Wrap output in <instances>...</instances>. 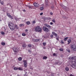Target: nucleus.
I'll return each mask as SVG.
<instances>
[{
  "instance_id": "58836bf2",
  "label": "nucleus",
  "mask_w": 76,
  "mask_h": 76,
  "mask_svg": "<svg viewBox=\"0 0 76 76\" xmlns=\"http://www.w3.org/2000/svg\"><path fill=\"white\" fill-rule=\"evenodd\" d=\"M68 39V37H65L64 39V40L66 41L67 40V39Z\"/></svg>"
},
{
  "instance_id": "2eb2a0df",
  "label": "nucleus",
  "mask_w": 76,
  "mask_h": 76,
  "mask_svg": "<svg viewBox=\"0 0 76 76\" xmlns=\"http://www.w3.org/2000/svg\"><path fill=\"white\" fill-rule=\"evenodd\" d=\"M26 23L27 24V25H30V22L29 21H27L26 22Z\"/></svg>"
},
{
  "instance_id": "c756f323",
  "label": "nucleus",
  "mask_w": 76,
  "mask_h": 76,
  "mask_svg": "<svg viewBox=\"0 0 76 76\" xmlns=\"http://www.w3.org/2000/svg\"><path fill=\"white\" fill-rule=\"evenodd\" d=\"M55 64H61L60 63V62H56Z\"/></svg>"
},
{
  "instance_id": "aec40b11",
  "label": "nucleus",
  "mask_w": 76,
  "mask_h": 76,
  "mask_svg": "<svg viewBox=\"0 0 76 76\" xmlns=\"http://www.w3.org/2000/svg\"><path fill=\"white\" fill-rule=\"evenodd\" d=\"M18 60L19 61H21L22 60V58L21 57H20L18 58Z\"/></svg>"
},
{
  "instance_id": "393cba45",
  "label": "nucleus",
  "mask_w": 76,
  "mask_h": 76,
  "mask_svg": "<svg viewBox=\"0 0 76 76\" xmlns=\"http://www.w3.org/2000/svg\"><path fill=\"white\" fill-rule=\"evenodd\" d=\"M15 19V20L17 21L18 20H19V18H17L16 17H15L14 18Z\"/></svg>"
},
{
  "instance_id": "7ed1b4c3",
  "label": "nucleus",
  "mask_w": 76,
  "mask_h": 76,
  "mask_svg": "<svg viewBox=\"0 0 76 76\" xmlns=\"http://www.w3.org/2000/svg\"><path fill=\"white\" fill-rule=\"evenodd\" d=\"M72 63L73 64L72 65V67L76 69V60H74V61H73Z\"/></svg>"
},
{
  "instance_id": "c9c22d12",
  "label": "nucleus",
  "mask_w": 76,
  "mask_h": 76,
  "mask_svg": "<svg viewBox=\"0 0 76 76\" xmlns=\"http://www.w3.org/2000/svg\"><path fill=\"white\" fill-rule=\"evenodd\" d=\"M66 50L67 51H68V52H69V53L70 52V50H69V49H67Z\"/></svg>"
},
{
  "instance_id": "c03bdc74",
  "label": "nucleus",
  "mask_w": 76,
  "mask_h": 76,
  "mask_svg": "<svg viewBox=\"0 0 76 76\" xmlns=\"http://www.w3.org/2000/svg\"><path fill=\"white\" fill-rule=\"evenodd\" d=\"M1 34H2V35H4V33L3 32H1Z\"/></svg>"
},
{
  "instance_id": "6ab92c4d",
  "label": "nucleus",
  "mask_w": 76,
  "mask_h": 76,
  "mask_svg": "<svg viewBox=\"0 0 76 76\" xmlns=\"http://www.w3.org/2000/svg\"><path fill=\"white\" fill-rule=\"evenodd\" d=\"M19 26H20V27H22V26H24V24H20Z\"/></svg>"
},
{
  "instance_id": "09e8293b",
  "label": "nucleus",
  "mask_w": 76,
  "mask_h": 76,
  "mask_svg": "<svg viewBox=\"0 0 76 76\" xmlns=\"http://www.w3.org/2000/svg\"><path fill=\"white\" fill-rule=\"evenodd\" d=\"M28 76V75H27V74L26 73H25L24 75V76Z\"/></svg>"
},
{
  "instance_id": "b1692460",
  "label": "nucleus",
  "mask_w": 76,
  "mask_h": 76,
  "mask_svg": "<svg viewBox=\"0 0 76 76\" xmlns=\"http://www.w3.org/2000/svg\"><path fill=\"white\" fill-rule=\"evenodd\" d=\"M18 69V68L17 67H15L14 68V70H17Z\"/></svg>"
},
{
  "instance_id": "5701e85b",
  "label": "nucleus",
  "mask_w": 76,
  "mask_h": 76,
  "mask_svg": "<svg viewBox=\"0 0 76 76\" xmlns=\"http://www.w3.org/2000/svg\"><path fill=\"white\" fill-rule=\"evenodd\" d=\"M15 27L17 29H19V27L16 25H15Z\"/></svg>"
},
{
  "instance_id": "a211bd4d",
  "label": "nucleus",
  "mask_w": 76,
  "mask_h": 76,
  "mask_svg": "<svg viewBox=\"0 0 76 76\" xmlns=\"http://www.w3.org/2000/svg\"><path fill=\"white\" fill-rule=\"evenodd\" d=\"M8 26H15V25H14V24H13V23H12L11 24V25H10V24H9V23Z\"/></svg>"
},
{
  "instance_id": "7c9ffc66",
  "label": "nucleus",
  "mask_w": 76,
  "mask_h": 76,
  "mask_svg": "<svg viewBox=\"0 0 76 76\" xmlns=\"http://www.w3.org/2000/svg\"><path fill=\"white\" fill-rule=\"evenodd\" d=\"M22 35L23 37H25V36H26V34L25 33H23L22 34Z\"/></svg>"
},
{
  "instance_id": "3c124183",
  "label": "nucleus",
  "mask_w": 76,
  "mask_h": 76,
  "mask_svg": "<svg viewBox=\"0 0 76 76\" xmlns=\"http://www.w3.org/2000/svg\"><path fill=\"white\" fill-rule=\"evenodd\" d=\"M51 37L52 38H53V35H51Z\"/></svg>"
},
{
  "instance_id": "473e14b6",
  "label": "nucleus",
  "mask_w": 76,
  "mask_h": 76,
  "mask_svg": "<svg viewBox=\"0 0 76 76\" xmlns=\"http://www.w3.org/2000/svg\"><path fill=\"white\" fill-rule=\"evenodd\" d=\"M51 7V9H52V10H53V9H54V6H52Z\"/></svg>"
},
{
  "instance_id": "a19ab883",
  "label": "nucleus",
  "mask_w": 76,
  "mask_h": 76,
  "mask_svg": "<svg viewBox=\"0 0 76 76\" xmlns=\"http://www.w3.org/2000/svg\"><path fill=\"white\" fill-rule=\"evenodd\" d=\"M1 3V4H2V5H3V3H4V2L3 1H1V2H0Z\"/></svg>"
},
{
  "instance_id": "603ef678",
  "label": "nucleus",
  "mask_w": 76,
  "mask_h": 76,
  "mask_svg": "<svg viewBox=\"0 0 76 76\" xmlns=\"http://www.w3.org/2000/svg\"><path fill=\"white\" fill-rule=\"evenodd\" d=\"M30 69H31V70H33V68H32V67H30Z\"/></svg>"
},
{
  "instance_id": "e433bc0d",
  "label": "nucleus",
  "mask_w": 76,
  "mask_h": 76,
  "mask_svg": "<svg viewBox=\"0 0 76 76\" xmlns=\"http://www.w3.org/2000/svg\"><path fill=\"white\" fill-rule=\"evenodd\" d=\"M60 51H63V49L62 48H60L59 49Z\"/></svg>"
},
{
  "instance_id": "de8ad7c7",
  "label": "nucleus",
  "mask_w": 76,
  "mask_h": 76,
  "mask_svg": "<svg viewBox=\"0 0 76 76\" xmlns=\"http://www.w3.org/2000/svg\"><path fill=\"white\" fill-rule=\"evenodd\" d=\"M50 24L51 25H53V22H50Z\"/></svg>"
},
{
  "instance_id": "4d7b16f0",
  "label": "nucleus",
  "mask_w": 76,
  "mask_h": 76,
  "mask_svg": "<svg viewBox=\"0 0 76 76\" xmlns=\"http://www.w3.org/2000/svg\"><path fill=\"white\" fill-rule=\"evenodd\" d=\"M26 32H28V30L26 29L25 30Z\"/></svg>"
},
{
  "instance_id": "c85d7f7f",
  "label": "nucleus",
  "mask_w": 76,
  "mask_h": 76,
  "mask_svg": "<svg viewBox=\"0 0 76 76\" xmlns=\"http://www.w3.org/2000/svg\"><path fill=\"white\" fill-rule=\"evenodd\" d=\"M18 69L19 70H23V69L20 67L18 68Z\"/></svg>"
},
{
  "instance_id": "864d4df0",
  "label": "nucleus",
  "mask_w": 76,
  "mask_h": 76,
  "mask_svg": "<svg viewBox=\"0 0 76 76\" xmlns=\"http://www.w3.org/2000/svg\"><path fill=\"white\" fill-rule=\"evenodd\" d=\"M28 52H29V53H31V50H28Z\"/></svg>"
},
{
  "instance_id": "680f3d73",
  "label": "nucleus",
  "mask_w": 76,
  "mask_h": 76,
  "mask_svg": "<svg viewBox=\"0 0 76 76\" xmlns=\"http://www.w3.org/2000/svg\"><path fill=\"white\" fill-rule=\"evenodd\" d=\"M0 1H1V0H0V2H0Z\"/></svg>"
},
{
  "instance_id": "6e6d98bb",
  "label": "nucleus",
  "mask_w": 76,
  "mask_h": 76,
  "mask_svg": "<svg viewBox=\"0 0 76 76\" xmlns=\"http://www.w3.org/2000/svg\"><path fill=\"white\" fill-rule=\"evenodd\" d=\"M70 76H74L73 75H72V74H70Z\"/></svg>"
},
{
  "instance_id": "49530a36",
  "label": "nucleus",
  "mask_w": 76,
  "mask_h": 76,
  "mask_svg": "<svg viewBox=\"0 0 76 76\" xmlns=\"http://www.w3.org/2000/svg\"><path fill=\"white\" fill-rule=\"evenodd\" d=\"M33 23H35V21H33L32 22Z\"/></svg>"
},
{
  "instance_id": "052dcab7",
  "label": "nucleus",
  "mask_w": 76,
  "mask_h": 76,
  "mask_svg": "<svg viewBox=\"0 0 76 76\" xmlns=\"http://www.w3.org/2000/svg\"><path fill=\"white\" fill-rule=\"evenodd\" d=\"M12 76V75H10V76Z\"/></svg>"
},
{
  "instance_id": "f257e3e1",
  "label": "nucleus",
  "mask_w": 76,
  "mask_h": 76,
  "mask_svg": "<svg viewBox=\"0 0 76 76\" xmlns=\"http://www.w3.org/2000/svg\"><path fill=\"white\" fill-rule=\"evenodd\" d=\"M70 47L73 51H75L76 50V45L75 44H71Z\"/></svg>"
},
{
  "instance_id": "9d476101",
  "label": "nucleus",
  "mask_w": 76,
  "mask_h": 76,
  "mask_svg": "<svg viewBox=\"0 0 76 76\" xmlns=\"http://www.w3.org/2000/svg\"><path fill=\"white\" fill-rule=\"evenodd\" d=\"M34 6H35V7H39V4L36 3H34Z\"/></svg>"
},
{
  "instance_id": "4be33fe9",
  "label": "nucleus",
  "mask_w": 76,
  "mask_h": 76,
  "mask_svg": "<svg viewBox=\"0 0 76 76\" xmlns=\"http://www.w3.org/2000/svg\"><path fill=\"white\" fill-rule=\"evenodd\" d=\"M57 53H54L53 54V56H55L56 57H57Z\"/></svg>"
},
{
  "instance_id": "bb28decb",
  "label": "nucleus",
  "mask_w": 76,
  "mask_h": 76,
  "mask_svg": "<svg viewBox=\"0 0 76 76\" xmlns=\"http://www.w3.org/2000/svg\"><path fill=\"white\" fill-rule=\"evenodd\" d=\"M67 42L69 43H70V42H71V40H70V39H69L67 41Z\"/></svg>"
},
{
  "instance_id": "f3484780",
  "label": "nucleus",
  "mask_w": 76,
  "mask_h": 76,
  "mask_svg": "<svg viewBox=\"0 0 76 76\" xmlns=\"http://www.w3.org/2000/svg\"><path fill=\"white\" fill-rule=\"evenodd\" d=\"M65 70L67 72H68L69 70V69L68 67H66L65 68Z\"/></svg>"
},
{
  "instance_id": "f03ea898",
  "label": "nucleus",
  "mask_w": 76,
  "mask_h": 76,
  "mask_svg": "<svg viewBox=\"0 0 76 76\" xmlns=\"http://www.w3.org/2000/svg\"><path fill=\"white\" fill-rule=\"evenodd\" d=\"M36 32H42V28H40V26H37L35 28Z\"/></svg>"
},
{
  "instance_id": "f8f14e48",
  "label": "nucleus",
  "mask_w": 76,
  "mask_h": 76,
  "mask_svg": "<svg viewBox=\"0 0 76 76\" xmlns=\"http://www.w3.org/2000/svg\"><path fill=\"white\" fill-rule=\"evenodd\" d=\"M52 34L54 35L56 37L57 36V34L56 33H54V32H52Z\"/></svg>"
},
{
  "instance_id": "a878e982",
  "label": "nucleus",
  "mask_w": 76,
  "mask_h": 76,
  "mask_svg": "<svg viewBox=\"0 0 76 76\" xmlns=\"http://www.w3.org/2000/svg\"><path fill=\"white\" fill-rule=\"evenodd\" d=\"M48 57H47L46 56H44L43 57V59H47Z\"/></svg>"
},
{
  "instance_id": "8fccbe9b",
  "label": "nucleus",
  "mask_w": 76,
  "mask_h": 76,
  "mask_svg": "<svg viewBox=\"0 0 76 76\" xmlns=\"http://www.w3.org/2000/svg\"><path fill=\"white\" fill-rule=\"evenodd\" d=\"M45 3H48V0H45Z\"/></svg>"
},
{
  "instance_id": "a18cd8bd",
  "label": "nucleus",
  "mask_w": 76,
  "mask_h": 76,
  "mask_svg": "<svg viewBox=\"0 0 76 76\" xmlns=\"http://www.w3.org/2000/svg\"><path fill=\"white\" fill-rule=\"evenodd\" d=\"M40 15H41V16L42 15H43V12H41L40 14Z\"/></svg>"
},
{
  "instance_id": "4468645a",
  "label": "nucleus",
  "mask_w": 76,
  "mask_h": 76,
  "mask_svg": "<svg viewBox=\"0 0 76 76\" xmlns=\"http://www.w3.org/2000/svg\"><path fill=\"white\" fill-rule=\"evenodd\" d=\"M73 57V61H74V60H76V56H74L72 57Z\"/></svg>"
},
{
  "instance_id": "423d86ee",
  "label": "nucleus",
  "mask_w": 76,
  "mask_h": 76,
  "mask_svg": "<svg viewBox=\"0 0 76 76\" xmlns=\"http://www.w3.org/2000/svg\"><path fill=\"white\" fill-rule=\"evenodd\" d=\"M9 27L11 31H13V30L15 29V26H9Z\"/></svg>"
},
{
  "instance_id": "412c9836",
  "label": "nucleus",
  "mask_w": 76,
  "mask_h": 76,
  "mask_svg": "<svg viewBox=\"0 0 76 76\" xmlns=\"http://www.w3.org/2000/svg\"><path fill=\"white\" fill-rule=\"evenodd\" d=\"M5 44H6L5 43V42H1V45H5Z\"/></svg>"
},
{
  "instance_id": "cd10ccee",
  "label": "nucleus",
  "mask_w": 76,
  "mask_h": 76,
  "mask_svg": "<svg viewBox=\"0 0 76 76\" xmlns=\"http://www.w3.org/2000/svg\"><path fill=\"white\" fill-rule=\"evenodd\" d=\"M28 47H29L30 48H31V47H32V45H31V44H29L28 45Z\"/></svg>"
},
{
  "instance_id": "13d9d810",
  "label": "nucleus",
  "mask_w": 76,
  "mask_h": 76,
  "mask_svg": "<svg viewBox=\"0 0 76 76\" xmlns=\"http://www.w3.org/2000/svg\"><path fill=\"white\" fill-rule=\"evenodd\" d=\"M23 12H25V10H23Z\"/></svg>"
},
{
  "instance_id": "4c0bfd02",
  "label": "nucleus",
  "mask_w": 76,
  "mask_h": 76,
  "mask_svg": "<svg viewBox=\"0 0 76 76\" xmlns=\"http://www.w3.org/2000/svg\"><path fill=\"white\" fill-rule=\"evenodd\" d=\"M69 59L70 60H73V57H69Z\"/></svg>"
},
{
  "instance_id": "9b49d317",
  "label": "nucleus",
  "mask_w": 76,
  "mask_h": 76,
  "mask_svg": "<svg viewBox=\"0 0 76 76\" xmlns=\"http://www.w3.org/2000/svg\"><path fill=\"white\" fill-rule=\"evenodd\" d=\"M45 26H47V27H48L49 28H51V26L48 24H45Z\"/></svg>"
},
{
  "instance_id": "0eeeda50",
  "label": "nucleus",
  "mask_w": 76,
  "mask_h": 76,
  "mask_svg": "<svg viewBox=\"0 0 76 76\" xmlns=\"http://www.w3.org/2000/svg\"><path fill=\"white\" fill-rule=\"evenodd\" d=\"M23 62H24V65L25 67H27V64H28V63H27V62H26V61L25 60H24L23 61Z\"/></svg>"
},
{
  "instance_id": "2f4dec72",
  "label": "nucleus",
  "mask_w": 76,
  "mask_h": 76,
  "mask_svg": "<svg viewBox=\"0 0 76 76\" xmlns=\"http://www.w3.org/2000/svg\"><path fill=\"white\" fill-rule=\"evenodd\" d=\"M45 4H46V7H47V6H48L49 5H48V2H47V3L45 2Z\"/></svg>"
},
{
  "instance_id": "ddd939ff",
  "label": "nucleus",
  "mask_w": 76,
  "mask_h": 76,
  "mask_svg": "<svg viewBox=\"0 0 76 76\" xmlns=\"http://www.w3.org/2000/svg\"><path fill=\"white\" fill-rule=\"evenodd\" d=\"M26 47V44L24 43L22 45V47H23V48H25Z\"/></svg>"
},
{
  "instance_id": "39448f33",
  "label": "nucleus",
  "mask_w": 76,
  "mask_h": 76,
  "mask_svg": "<svg viewBox=\"0 0 76 76\" xmlns=\"http://www.w3.org/2000/svg\"><path fill=\"white\" fill-rule=\"evenodd\" d=\"M43 30L44 31H46L47 32L48 31V28L47 27H46V26H45L43 27Z\"/></svg>"
},
{
  "instance_id": "f704fd0d",
  "label": "nucleus",
  "mask_w": 76,
  "mask_h": 76,
  "mask_svg": "<svg viewBox=\"0 0 76 76\" xmlns=\"http://www.w3.org/2000/svg\"><path fill=\"white\" fill-rule=\"evenodd\" d=\"M52 21L53 22H54V23H56V20H55V19L52 20Z\"/></svg>"
},
{
  "instance_id": "ea45409f",
  "label": "nucleus",
  "mask_w": 76,
  "mask_h": 76,
  "mask_svg": "<svg viewBox=\"0 0 76 76\" xmlns=\"http://www.w3.org/2000/svg\"><path fill=\"white\" fill-rule=\"evenodd\" d=\"M46 44V42H44L43 43V45H44V46H45Z\"/></svg>"
},
{
  "instance_id": "79ce46f5",
  "label": "nucleus",
  "mask_w": 76,
  "mask_h": 76,
  "mask_svg": "<svg viewBox=\"0 0 76 76\" xmlns=\"http://www.w3.org/2000/svg\"><path fill=\"white\" fill-rule=\"evenodd\" d=\"M28 6V7L29 9H32V7H31V6L29 5Z\"/></svg>"
},
{
  "instance_id": "5fc2aeb1",
  "label": "nucleus",
  "mask_w": 76,
  "mask_h": 76,
  "mask_svg": "<svg viewBox=\"0 0 76 76\" xmlns=\"http://www.w3.org/2000/svg\"><path fill=\"white\" fill-rule=\"evenodd\" d=\"M50 15H53V13H52V12H50Z\"/></svg>"
},
{
  "instance_id": "6e6552de",
  "label": "nucleus",
  "mask_w": 76,
  "mask_h": 76,
  "mask_svg": "<svg viewBox=\"0 0 76 76\" xmlns=\"http://www.w3.org/2000/svg\"><path fill=\"white\" fill-rule=\"evenodd\" d=\"M7 15L9 18H11V19H13V17L11 16L10 15V14H9V13H7Z\"/></svg>"
},
{
  "instance_id": "dca6fc26",
  "label": "nucleus",
  "mask_w": 76,
  "mask_h": 76,
  "mask_svg": "<svg viewBox=\"0 0 76 76\" xmlns=\"http://www.w3.org/2000/svg\"><path fill=\"white\" fill-rule=\"evenodd\" d=\"M56 40L57 41H58L59 40V39H58V38H59V36H57L56 37Z\"/></svg>"
},
{
  "instance_id": "1a4fd4ad",
  "label": "nucleus",
  "mask_w": 76,
  "mask_h": 76,
  "mask_svg": "<svg viewBox=\"0 0 76 76\" xmlns=\"http://www.w3.org/2000/svg\"><path fill=\"white\" fill-rule=\"evenodd\" d=\"M33 41H34V42H38L41 41V39H33Z\"/></svg>"
},
{
  "instance_id": "37998d69",
  "label": "nucleus",
  "mask_w": 76,
  "mask_h": 76,
  "mask_svg": "<svg viewBox=\"0 0 76 76\" xmlns=\"http://www.w3.org/2000/svg\"><path fill=\"white\" fill-rule=\"evenodd\" d=\"M61 44H64V42H63V40H62L61 42Z\"/></svg>"
},
{
  "instance_id": "20e7f679",
  "label": "nucleus",
  "mask_w": 76,
  "mask_h": 76,
  "mask_svg": "<svg viewBox=\"0 0 76 76\" xmlns=\"http://www.w3.org/2000/svg\"><path fill=\"white\" fill-rule=\"evenodd\" d=\"M13 50L14 53H18L19 51V49L18 48L14 47L13 48Z\"/></svg>"
},
{
  "instance_id": "bf43d9fd",
  "label": "nucleus",
  "mask_w": 76,
  "mask_h": 76,
  "mask_svg": "<svg viewBox=\"0 0 76 76\" xmlns=\"http://www.w3.org/2000/svg\"><path fill=\"white\" fill-rule=\"evenodd\" d=\"M69 44H70V43H68L67 44H68V45H69Z\"/></svg>"
},
{
  "instance_id": "72a5a7b5",
  "label": "nucleus",
  "mask_w": 76,
  "mask_h": 76,
  "mask_svg": "<svg viewBox=\"0 0 76 76\" xmlns=\"http://www.w3.org/2000/svg\"><path fill=\"white\" fill-rule=\"evenodd\" d=\"M43 8L42 7H41L40 8V10H43Z\"/></svg>"
}]
</instances>
